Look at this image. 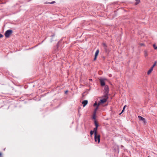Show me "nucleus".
I'll use <instances>...</instances> for the list:
<instances>
[{"instance_id":"obj_1","label":"nucleus","mask_w":157,"mask_h":157,"mask_svg":"<svg viewBox=\"0 0 157 157\" xmlns=\"http://www.w3.org/2000/svg\"><path fill=\"white\" fill-rule=\"evenodd\" d=\"M104 90V94L105 97L108 96L109 90V87L108 85H106L105 86Z\"/></svg>"},{"instance_id":"obj_2","label":"nucleus","mask_w":157,"mask_h":157,"mask_svg":"<svg viewBox=\"0 0 157 157\" xmlns=\"http://www.w3.org/2000/svg\"><path fill=\"white\" fill-rule=\"evenodd\" d=\"M13 31L12 30H7L5 33V35L6 37L8 38L10 35L12 33Z\"/></svg>"},{"instance_id":"obj_3","label":"nucleus","mask_w":157,"mask_h":157,"mask_svg":"<svg viewBox=\"0 0 157 157\" xmlns=\"http://www.w3.org/2000/svg\"><path fill=\"white\" fill-rule=\"evenodd\" d=\"M94 140L96 142L98 141V143H99L100 141V135L98 134L94 135Z\"/></svg>"},{"instance_id":"obj_4","label":"nucleus","mask_w":157,"mask_h":157,"mask_svg":"<svg viewBox=\"0 0 157 157\" xmlns=\"http://www.w3.org/2000/svg\"><path fill=\"white\" fill-rule=\"evenodd\" d=\"M105 97V98L101 99L100 101V102L98 103H100V104L101 103H103L106 102L107 101V99L108 98V96Z\"/></svg>"},{"instance_id":"obj_5","label":"nucleus","mask_w":157,"mask_h":157,"mask_svg":"<svg viewBox=\"0 0 157 157\" xmlns=\"http://www.w3.org/2000/svg\"><path fill=\"white\" fill-rule=\"evenodd\" d=\"M106 80V79H100V83L101 86H105V80Z\"/></svg>"},{"instance_id":"obj_6","label":"nucleus","mask_w":157,"mask_h":157,"mask_svg":"<svg viewBox=\"0 0 157 157\" xmlns=\"http://www.w3.org/2000/svg\"><path fill=\"white\" fill-rule=\"evenodd\" d=\"M102 45L103 46L105 52H107L108 51V49L107 48V46L106 44L105 43H103L102 44Z\"/></svg>"},{"instance_id":"obj_7","label":"nucleus","mask_w":157,"mask_h":157,"mask_svg":"<svg viewBox=\"0 0 157 157\" xmlns=\"http://www.w3.org/2000/svg\"><path fill=\"white\" fill-rule=\"evenodd\" d=\"M139 120L140 121H142L144 123H145L146 122V121L145 119L143 117H142L140 116H139L138 117Z\"/></svg>"},{"instance_id":"obj_8","label":"nucleus","mask_w":157,"mask_h":157,"mask_svg":"<svg viewBox=\"0 0 157 157\" xmlns=\"http://www.w3.org/2000/svg\"><path fill=\"white\" fill-rule=\"evenodd\" d=\"M88 103V101L87 100H85L83 101L82 102V104H83V106L85 107Z\"/></svg>"},{"instance_id":"obj_9","label":"nucleus","mask_w":157,"mask_h":157,"mask_svg":"<svg viewBox=\"0 0 157 157\" xmlns=\"http://www.w3.org/2000/svg\"><path fill=\"white\" fill-rule=\"evenodd\" d=\"M98 127H96L95 128H94V129L93 131L94 132V135H96L97 134V130L98 129Z\"/></svg>"},{"instance_id":"obj_10","label":"nucleus","mask_w":157,"mask_h":157,"mask_svg":"<svg viewBox=\"0 0 157 157\" xmlns=\"http://www.w3.org/2000/svg\"><path fill=\"white\" fill-rule=\"evenodd\" d=\"M153 69L152 68H151L148 70L147 72V74L148 75H149L151 74L152 71H153Z\"/></svg>"},{"instance_id":"obj_11","label":"nucleus","mask_w":157,"mask_h":157,"mask_svg":"<svg viewBox=\"0 0 157 157\" xmlns=\"http://www.w3.org/2000/svg\"><path fill=\"white\" fill-rule=\"evenodd\" d=\"M99 105H100V103H98V106L96 107V108L94 109V113H96V111L98 109V106Z\"/></svg>"},{"instance_id":"obj_12","label":"nucleus","mask_w":157,"mask_h":157,"mask_svg":"<svg viewBox=\"0 0 157 157\" xmlns=\"http://www.w3.org/2000/svg\"><path fill=\"white\" fill-rule=\"evenodd\" d=\"M136 2L135 3V5H137L140 2V0H135Z\"/></svg>"},{"instance_id":"obj_13","label":"nucleus","mask_w":157,"mask_h":157,"mask_svg":"<svg viewBox=\"0 0 157 157\" xmlns=\"http://www.w3.org/2000/svg\"><path fill=\"white\" fill-rule=\"evenodd\" d=\"M99 50L98 49L96 50L95 53V56H98V54L99 53Z\"/></svg>"},{"instance_id":"obj_14","label":"nucleus","mask_w":157,"mask_h":157,"mask_svg":"<svg viewBox=\"0 0 157 157\" xmlns=\"http://www.w3.org/2000/svg\"><path fill=\"white\" fill-rule=\"evenodd\" d=\"M55 36V34H53V35H52L51 36V37L52 38L50 40V42H52L53 41H54V40H53V37H54Z\"/></svg>"},{"instance_id":"obj_15","label":"nucleus","mask_w":157,"mask_h":157,"mask_svg":"<svg viewBox=\"0 0 157 157\" xmlns=\"http://www.w3.org/2000/svg\"><path fill=\"white\" fill-rule=\"evenodd\" d=\"M95 124L96 126V127H98V124L97 122L96 121H94Z\"/></svg>"},{"instance_id":"obj_16","label":"nucleus","mask_w":157,"mask_h":157,"mask_svg":"<svg viewBox=\"0 0 157 157\" xmlns=\"http://www.w3.org/2000/svg\"><path fill=\"white\" fill-rule=\"evenodd\" d=\"M98 104L97 103V101H95V102L94 103V104L93 106H98Z\"/></svg>"},{"instance_id":"obj_17","label":"nucleus","mask_w":157,"mask_h":157,"mask_svg":"<svg viewBox=\"0 0 157 157\" xmlns=\"http://www.w3.org/2000/svg\"><path fill=\"white\" fill-rule=\"evenodd\" d=\"M56 3V2L54 1H52L51 2H48V3H46V2H45V4H46V3H49V4H54V3Z\"/></svg>"},{"instance_id":"obj_18","label":"nucleus","mask_w":157,"mask_h":157,"mask_svg":"<svg viewBox=\"0 0 157 157\" xmlns=\"http://www.w3.org/2000/svg\"><path fill=\"white\" fill-rule=\"evenodd\" d=\"M144 56L146 57L147 56V52L146 51L144 52Z\"/></svg>"},{"instance_id":"obj_19","label":"nucleus","mask_w":157,"mask_h":157,"mask_svg":"<svg viewBox=\"0 0 157 157\" xmlns=\"http://www.w3.org/2000/svg\"><path fill=\"white\" fill-rule=\"evenodd\" d=\"M156 63V62H155V63H154L153 64V65L151 67V68H152L153 69V67L155 66Z\"/></svg>"},{"instance_id":"obj_20","label":"nucleus","mask_w":157,"mask_h":157,"mask_svg":"<svg viewBox=\"0 0 157 157\" xmlns=\"http://www.w3.org/2000/svg\"><path fill=\"white\" fill-rule=\"evenodd\" d=\"M126 105H125L124 106L123 108V110H122V113H123L124 111V109L126 107Z\"/></svg>"},{"instance_id":"obj_21","label":"nucleus","mask_w":157,"mask_h":157,"mask_svg":"<svg viewBox=\"0 0 157 157\" xmlns=\"http://www.w3.org/2000/svg\"><path fill=\"white\" fill-rule=\"evenodd\" d=\"M95 115H96V113H94V114H93V118L94 119H95Z\"/></svg>"},{"instance_id":"obj_22","label":"nucleus","mask_w":157,"mask_h":157,"mask_svg":"<svg viewBox=\"0 0 157 157\" xmlns=\"http://www.w3.org/2000/svg\"><path fill=\"white\" fill-rule=\"evenodd\" d=\"M94 132L93 131L91 130L90 131V134L91 136L94 134Z\"/></svg>"},{"instance_id":"obj_23","label":"nucleus","mask_w":157,"mask_h":157,"mask_svg":"<svg viewBox=\"0 0 157 157\" xmlns=\"http://www.w3.org/2000/svg\"><path fill=\"white\" fill-rule=\"evenodd\" d=\"M140 46H145L144 44V43H140Z\"/></svg>"},{"instance_id":"obj_24","label":"nucleus","mask_w":157,"mask_h":157,"mask_svg":"<svg viewBox=\"0 0 157 157\" xmlns=\"http://www.w3.org/2000/svg\"><path fill=\"white\" fill-rule=\"evenodd\" d=\"M97 56H94V61L95 60H96V59H97Z\"/></svg>"},{"instance_id":"obj_25","label":"nucleus","mask_w":157,"mask_h":157,"mask_svg":"<svg viewBox=\"0 0 157 157\" xmlns=\"http://www.w3.org/2000/svg\"><path fill=\"white\" fill-rule=\"evenodd\" d=\"M3 36L2 34L0 33V38L2 37Z\"/></svg>"},{"instance_id":"obj_26","label":"nucleus","mask_w":157,"mask_h":157,"mask_svg":"<svg viewBox=\"0 0 157 157\" xmlns=\"http://www.w3.org/2000/svg\"><path fill=\"white\" fill-rule=\"evenodd\" d=\"M153 47L155 49V48L156 47V46H155V44H154L153 45Z\"/></svg>"},{"instance_id":"obj_27","label":"nucleus","mask_w":157,"mask_h":157,"mask_svg":"<svg viewBox=\"0 0 157 157\" xmlns=\"http://www.w3.org/2000/svg\"><path fill=\"white\" fill-rule=\"evenodd\" d=\"M68 92V90H66V91H65V93H67Z\"/></svg>"},{"instance_id":"obj_28","label":"nucleus","mask_w":157,"mask_h":157,"mask_svg":"<svg viewBox=\"0 0 157 157\" xmlns=\"http://www.w3.org/2000/svg\"><path fill=\"white\" fill-rule=\"evenodd\" d=\"M89 80L90 81H92V79H89Z\"/></svg>"},{"instance_id":"obj_29","label":"nucleus","mask_w":157,"mask_h":157,"mask_svg":"<svg viewBox=\"0 0 157 157\" xmlns=\"http://www.w3.org/2000/svg\"><path fill=\"white\" fill-rule=\"evenodd\" d=\"M2 155V153L1 152H0V156H1Z\"/></svg>"},{"instance_id":"obj_30","label":"nucleus","mask_w":157,"mask_h":157,"mask_svg":"<svg viewBox=\"0 0 157 157\" xmlns=\"http://www.w3.org/2000/svg\"><path fill=\"white\" fill-rule=\"evenodd\" d=\"M123 113H122V112L119 114V115H121Z\"/></svg>"},{"instance_id":"obj_31","label":"nucleus","mask_w":157,"mask_h":157,"mask_svg":"<svg viewBox=\"0 0 157 157\" xmlns=\"http://www.w3.org/2000/svg\"><path fill=\"white\" fill-rule=\"evenodd\" d=\"M157 49V46L155 48V49Z\"/></svg>"},{"instance_id":"obj_32","label":"nucleus","mask_w":157,"mask_h":157,"mask_svg":"<svg viewBox=\"0 0 157 157\" xmlns=\"http://www.w3.org/2000/svg\"><path fill=\"white\" fill-rule=\"evenodd\" d=\"M44 40H43V41H42V43H43V42H44Z\"/></svg>"},{"instance_id":"obj_33","label":"nucleus","mask_w":157,"mask_h":157,"mask_svg":"<svg viewBox=\"0 0 157 157\" xmlns=\"http://www.w3.org/2000/svg\"><path fill=\"white\" fill-rule=\"evenodd\" d=\"M5 149H6V148H4V151H5Z\"/></svg>"},{"instance_id":"obj_34","label":"nucleus","mask_w":157,"mask_h":157,"mask_svg":"<svg viewBox=\"0 0 157 157\" xmlns=\"http://www.w3.org/2000/svg\"><path fill=\"white\" fill-rule=\"evenodd\" d=\"M147 157H150V156H148Z\"/></svg>"}]
</instances>
